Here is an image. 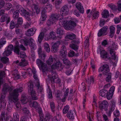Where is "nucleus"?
Wrapping results in <instances>:
<instances>
[{
    "label": "nucleus",
    "instance_id": "obj_1",
    "mask_svg": "<svg viewBox=\"0 0 121 121\" xmlns=\"http://www.w3.org/2000/svg\"><path fill=\"white\" fill-rule=\"evenodd\" d=\"M13 89L12 87L9 86L8 84L5 83L3 85L1 97L0 98V108L2 106L4 107L5 106L6 103V101L5 99V94L9 91L10 95V93L13 92L15 90L14 89L13 91H11ZM9 97H10V96Z\"/></svg>",
    "mask_w": 121,
    "mask_h": 121
},
{
    "label": "nucleus",
    "instance_id": "obj_2",
    "mask_svg": "<svg viewBox=\"0 0 121 121\" xmlns=\"http://www.w3.org/2000/svg\"><path fill=\"white\" fill-rule=\"evenodd\" d=\"M23 88L22 86H19L17 88L14 92L10 93V97H9V100L12 102H14L16 107L17 108H19L21 105L18 101L17 99L19 95V93L21 92L23 90Z\"/></svg>",
    "mask_w": 121,
    "mask_h": 121
},
{
    "label": "nucleus",
    "instance_id": "obj_3",
    "mask_svg": "<svg viewBox=\"0 0 121 121\" xmlns=\"http://www.w3.org/2000/svg\"><path fill=\"white\" fill-rule=\"evenodd\" d=\"M109 68L108 65L107 64L103 65L99 69L98 72H100L103 71V74L107 76L105 79L106 82H111L112 73L109 72Z\"/></svg>",
    "mask_w": 121,
    "mask_h": 121
},
{
    "label": "nucleus",
    "instance_id": "obj_4",
    "mask_svg": "<svg viewBox=\"0 0 121 121\" xmlns=\"http://www.w3.org/2000/svg\"><path fill=\"white\" fill-rule=\"evenodd\" d=\"M20 41L21 43L24 44L26 46L29 45L31 51H33L36 49V45L34 43V40L32 38L26 37L24 39L20 40Z\"/></svg>",
    "mask_w": 121,
    "mask_h": 121
},
{
    "label": "nucleus",
    "instance_id": "obj_5",
    "mask_svg": "<svg viewBox=\"0 0 121 121\" xmlns=\"http://www.w3.org/2000/svg\"><path fill=\"white\" fill-rule=\"evenodd\" d=\"M33 85L32 83H29L28 86V93L31 95L32 99L33 100H36L38 99L35 92L33 89Z\"/></svg>",
    "mask_w": 121,
    "mask_h": 121
},
{
    "label": "nucleus",
    "instance_id": "obj_6",
    "mask_svg": "<svg viewBox=\"0 0 121 121\" xmlns=\"http://www.w3.org/2000/svg\"><path fill=\"white\" fill-rule=\"evenodd\" d=\"M58 18V15L57 14L51 15L50 18L47 21V25L50 26L55 23L57 21Z\"/></svg>",
    "mask_w": 121,
    "mask_h": 121
},
{
    "label": "nucleus",
    "instance_id": "obj_7",
    "mask_svg": "<svg viewBox=\"0 0 121 121\" xmlns=\"http://www.w3.org/2000/svg\"><path fill=\"white\" fill-rule=\"evenodd\" d=\"M44 61V60L43 61L39 59H37L36 60V63L39 67L40 69H42L43 72H45L47 69L46 64L43 62Z\"/></svg>",
    "mask_w": 121,
    "mask_h": 121
},
{
    "label": "nucleus",
    "instance_id": "obj_8",
    "mask_svg": "<svg viewBox=\"0 0 121 121\" xmlns=\"http://www.w3.org/2000/svg\"><path fill=\"white\" fill-rule=\"evenodd\" d=\"M51 81L52 84L55 83L60 84V79L58 77L57 75L55 72H52Z\"/></svg>",
    "mask_w": 121,
    "mask_h": 121
},
{
    "label": "nucleus",
    "instance_id": "obj_9",
    "mask_svg": "<svg viewBox=\"0 0 121 121\" xmlns=\"http://www.w3.org/2000/svg\"><path fill=\"white\" fill-rule=\"evenodd\" d=\"M16 9L23 16L26 17L29 15V13L23 9L19 5H17L16 6Z\"/></svg>",
    "mask_w": 121,
    "mask_h": 121
},
{
    "label": "nucleus",
    "instance_id": "obj_10",
    "mask_svg": "<svg viewBox=\"0 0 121 121\" xmlns=\"http://www.w3.org/2000/svg\"><path fill=\"white\" fill-rule=\"evenodd\" d=\"M69 9L67 5H64L61 8L60 11V14L62 16L67 15L69 13Z\"/></svg>",
    "mask_w": 121,
    "mask_h": 121
},
{
    "label": "nucleus",
    "instance_id": "obj_11",
    "mask_svg": "<svg viewBox=\"0 0 121 121\" xmlns=\"http://www.w3.org/2000/svg\"><path fill=\"white\" fill-rule=\"evenodd\" d=\"M51 68L53 69H59L60 70L62 69L63 68V66L62 65L61 63L57 61L55 63L51 66Z\"/></svg>",
    "mask_w": 121,
    "mask_h": 121
},
{
    "label": "nucleus",
    "instance_id": "obj_12",
    "mask_svg": "<svg viewBox=\"0 0 121 121\" xmlns=\"http://www.w3.org/2000/svg\"><path fill=\"white\" fill-rule=\"evenodd\" d=\"M100 55L101 57L103 59L107 60L109 58V57L107 52L104 50L100 51Z\"/></svg>",
    "mask_w": 121,
    "mask_h": 121
},
{
    "label": "nucleus",
    "instance_id": "obj_13",
    "mask_svg": "<svg viewBox=\"0 0 121 121\" xmlns=\"http://www.w3.org/2000/svg\"><path fill=\"white\" fill-rule=\"evenodd\" d=\"M108 29L107 26H104L99 31L98 35L99 37L104 36L107 34V31Z\"/></svg>",
    "mask_w": 121,
    "mask_h": 121
},
{
    "label": "nucleus",
    "instance_id": "obj_14",
    "mask_svg": "<svg viewBox=\"0 0 121 121\" xmlns=\"http://www.w3.org/2000/svg\"><path fill=\"white\" fill-rule=\"evenodd\" d=\"M78 20H75L74 21H72L69 22L67 25V28L69 30L73 29L76 26V23L78 22Z\"/></svg>",
    "mask_w": 121,
    "mask_h": 121
},
{
    "label": "nucleus",
    "instance_id": "obj_15",
    "mask_svg": "<svg viewBox=\"0 0 121 121\" xmlns=\"http://www.w3.org/2000/svg\"><path fill=\"white\" fill-rule=\"evenodd\" d=\"M76 114L75 112L73 111H69L67 114V117L70 119V120H73L76 117Z\"/></svg>",
    "mask_w": 121,
    "mask_h": 121
},
{
    "label": "nucleus",
    "instance_id": "obj_16",
    "mask_svg": "<svg viewBox=\"0 0 121 121\" xmlns=\"http://www.w3.org/2000/svg\"><path fill=\"white\" fill-rule=\"evenodd\" d=\"M38 52L39 57L43 61L45 60L46 55L42 51L41 47H39L38 49Z\"/></svg>",
    "mask_w": 121,
    "mask_h": 121
},
{
    "label": "nucleus",
    "instance_id": "obj_17",
    "mask_svg": "<svg viewBox=\"0 0 121 121\" xmlns=\"http://www.w3.org/2000/svg\"><path fill=\"white\" fill-rule=\"evenodd\" d=\"M10 18L9 15L7 14L3 15L0 19V22H1L6 21L7 24H8L10 21Z\"/></svg>",
    "mask_w": 121,
    "mask_h": 121
},
{
    "label": "nucleus",
    "instance_id": "obj_18",
    "mask_svg": "<svg viewBox=\"0 0 121 121\" xmlns=\"http://www.w3.org/2000/svg\"><path fill=\"white\" fill-rule=\"evenodd\" d=\"M36 29L35 28L28 30L26 32V35L28 36H32L35 33Z\"/></svg>",
    "mask_w": 121,
    "mask_h": 121
},
{
    "label": "nucleus",
    "instance_id": "obj_19",
    "mask_svg": "<svg viewBox=\"0 0 121 121\" xmlns=\"http://www.w3.org/2000/svg\"><path fill=\"white\" fill-rule=\"evenodd\" d=\"M75 6L76 8L78 10L80 13H83L84 10L81 4L79 2H77Z\"/></svg>",
    "mask_w": 121,
    "mask_h": 121
},
{
    "label": "nucleus",
    "instance_id": "obj_20",
    "mask_svg": "<svg viewBox=\"0 0 121 121\" xmlns=\"http://www.w3.org/2000/svg\"><path fill=\"white\" fill-rule=\"evenodd\" d=\"M108 106V102L105 100L103 101L99 105L100 108L102 110L103 109H106Z\"/></svg>",
    "mask_w": 121,
    "mask_h": 121
},
{
    "label": "nucleus",
    "instance_id": "obj_21",
    "mask_svg": "<svg viewBox=\"0 0 121 121\" xmlns=\"http://www.w3.org/2000/svg\"><path fill=\"white\" fill-rule=\"evenodd\" d=\"M76 35L71 32H68L65 37V39L73 40L75 38Z\"/></svg>",
    "mask_w": 121,
    "mask_h": 121
},
{
    "label": "nucleus",
    "instance_id": "obj_22",
    "mask_svg": "<svg viewBox=\"0 0 121 121\" xmlns=\"http://www.w3.org/2000/svg\"><path fill=\"white\" fill-rule=\"evenodd\" d=\"M0 60L4 64H7L9 63V59L7 57L3 56L0 57Z\"/></svg>",
    "mask_w": 121,
    "mask_h": 121
},
{
    "label": "nucleus",
    "instance_id": "obj_23",
    "mask_svg": "<svg viewBox=\"0 0 121 121\" xmlns=\"http://www.w3.org/2000/svg\"><path fill=\"white\" fill-rule=\"evenodd\" d=\"M108 91L105 89H102L99 91V95L102 97H106V95L108 94Z\"/></svg>",
    "mask_w": 121,
    "mask_h": 121
},
{
    "label": "nucleus",
    "instance_id": "obj_24",
    "mask_svg": "<svg viewBox=\"0 0 121 121\" xmlns=\"http://www.w3.org/2000/svg\"><path fill=\"white\" fill-rule=\"evenodd\" d=\"M11 11L13 13V17L14 19H16L18 18L19 16V12L17 10L14 11L13 9H11Z\"/></svg>",
    "mask_w": 121,
    "mask_h": 121
},
{
    "label": "nucleus",
    "instance_id": "obj_25",
    "mask_svg": "<svg viewBox=\"0 0 121 121\" xmlns=\"http://www.w3.org/2000/svg\"><path fill=\"white\" fill-rule=\"evenodd\" d=\"M110 34L109 36L111 38H112L113 35L115 33V28L113 26H111L110 27Z\"/></svg>",
    "mask_w": 121,
    "mask_h": 121
},
{
    "label": "nucleus",
    "instance_id": "obj_26",
    "mask_svg": "<svg viewBox=\"0 0 121 121\" xmlns=\"http://www.w3.org/2000/svg\"><path fill=\"white\" fill-rule=\"evenodd\" d=\"M28 64V62L24 58H22L21 62H20L18 65L20 66L23 67L27 65Z\"/></svg>",
    "mask_w": 121,
    "mask_h": 121
},
{
    "label": "nucleus",
    "instance_id": "obj_27",
    "mask_svg": "<svg viewBox=\"0 0 121 121\" xmlns=\"http://www.w3.org/2000/svg\"><path fill=\"white\" fill-rule=\"evenodd\" d=\"M38 112L39 117V121H44L43 114L42 110L39 109L38 110Z\"/></svg>",
    "mask_w": 121,
    "mask_h": 121
},
{
    "label": "nucleus",
    "instance_id": "obj_28",
    "mask_svg": "<svg viewBox=\"0 0 121 121\" xmlns=\"http://www.w3.org/2000/svg\"><path fill=\"white\" fill-rule=\"evenodd\" d=\"M53 60L56 61V59L54 58H53L52 56H50L48 60L46 62L48 65H51L53 62Z\"/></svg>",
    "mask_w": 121,
    "mask_h": 121
},
{
    "label": "nucleus",
    "instance_id": "obj_29",
    "mask_svg": "<svg viewBox=\"0 0 121 121\" xmlns=\"http://www.w3.org/2000/svg\"><path fill=\"white\" fill-rule=\"evenodd\" d=\"M10 121H19V116L17 112L13 114V118Z\"/></svg>",
    "mask_w": 121,
    "mask_h": 121
},
{
    "label": "nucleus",
    "instance_id": "obj_30",
    "mask_svg": "<svg viewBox=\"0 0 121 121\" xmlns=\"http://www.w3.org/2000/svg\"><path fill=\"white\" fill-rule=\"evenodd\" d=\"M50 103V106L51 110L53 112H54L55 111V104L54 102L52 100H49Z\"/></svg>",
    "mask_w": 121,
    "mask_h": 121
},
{
    "label": "nucleus",
    "instance_id": "obj_31",
    "mask_svg": "<svg viewBox=\"0 0 121 121\" xmlns=\"http://www.w3.org/2000/svg\"><path fill=\"white\" fill-rule=\"evenodd\" d=\"M102 17L104 18H107L109 16V14L108 11L107 10L103 11L102 13Z\"/></svg>",
    "mask_w": 121,
    "mask_h": 121
},
{
    "label": "nucleus",
    "instance_id": "obj_32",
    "mask_svg": "<svg viewBox=\"0 0 121 121\" xmlns=\"http://www.w3.org/2000/svg\"><path fill=\"white\" fill-rule=\"evenodd\" d=\"M30 105L31 107H33L35 108L38 107V104L36 101L30 102Z\"/></svg>",
    "mask_w": 121,
    "mask_h": 121
},
{
    "label": "nucleus",
    "instance_id": "obj_33",
    "mask_svg": "<svg viewBox=\"0 0 121 121\" xmlns=\"http://www.w3.org/2000/svg\"><path fill=\"white\" fill-rule=\"evenodd\" d=\"M23 112L24 114L25 115H30V113L29 110L25 107H24L22 109Z\"/></svg>",
    "mask_w": 121,
    "mask_h": 121
},
{
    "label": "nucleus",
    "instance_id": "obj_34",
    "mask_svg": "<svg viewBox=\"0 0 121 121\" xmlns=\"http://www.w3.org/2000/svg\"><path fill=\"white\" fill-rule=\"evenodd\" d=\"M50 38L52 39H56V34L54 32L52 31L50 32Z\"/></svg>",
    "mask_w": 121,
    "mask_h": 121
},
{
    "label": "nucleus",
    "instance_id": "obj_35",
    "mask_svg": "<svg viewBox=\"0 0 121 121\" xmlns=\"http://www.w3.org/2000/svg\"><path fill=\"white\" fill-rule=\"evenodd\" d=\"M56 32L57 34H59L60 36L63 34V31L60 27H58L56 29Z\"/></svg>",
    "mask_w": 121,
    "mask_h": 121
},
{
    "label": "nucleus",
    "instance_id": "obj_36",
    "mask_svg": "<svg viewBox=\"0 0 121 121\" xmlns=\"http://www.w3.org/2000/svg\"><path fill=\"white\" fill-rule=\"evenodd\" d=\"M57 45L56 44H53L51 50L53 53H55L57 52Z\"/></svg>",
    "mask_w": 121,
    "mask_h": 121
},
{
    "label": "nucleus",
    "instance_id": "obj_37",
    "mask_svg": "<svg viewBox=\"0 0 121 121\" xmlns=\"http://www.w3.org/2000/svg\"><path fill=\"white\" fill-rule=\"evenodd\" d=\"M44 36V34L43 32H41L38 37V40L39 43H40L42 40L43 39Z\"/></svg>",
    "mask_w": 121,
    "mask_h": 121
},
{
    "label": "nucleus",
    "instance_id": "obj_38",
    "mask_svg": "<svg viewBox=\"0 0 121 121\" xmlns=\"http://www.w3.org/2000/svg\"><path fill=\"white\" fill-rule=\"evenodd\" d=\"M17 27L18 26V25L17 24H15L13 21H12L10 22V29H13L15 27Z\"/></svg>",
    "mask_w": 121,
    "mask_h": 121
},
{
    "label": "nucleus",
    "instance_id": "obj_39",
    "mask_svg": "<svg viewBox=\"0 0 121 121\" xmlns=\"http://www.w3.org/2000/svg\"><path fill=\"white\" fill-rule=\"evenodd\" d=\"M69 47L75 51H77L78 49V46L73 43L70 45Z\"/></svg>",
    "mask_w": 121,
    "mask_h": 121
},
{
    "label": "nucleus",
    "instance_id": "obj_40",
    "mask_svg": "<svg viewBox=\"0 0 121 121\" xmlns=\"http://www.w3.org/2000/svg\"><path fill=\"white\" fill-rule=\"evenodd\" d=\"M44 49L48 52H49L50 51L48 44L47 43H44Z\"/></svg>",
    "mask_w": 121,
    "mask_h": 121
},
{
    "label": "nucleus",
    "instance_id": "obj_41",
    "mask_svg": "<svg viewBox=\"0 0 121 121\" xmlns=\"http://www.w3.org/2000/svg\"><path fill=\"white\" fill-rule=\"evenodd\" d=\"M12 5L10 3H7L6 4L4 8L7 10H9L12 7Z\"/></svg>",
    "mask_w": 121,
    "mask_h": 121
},
{
    "label": "nucleus",
    "instance_id": "obj_42",
    "mask_svg": "<svg viewBox=\"0 0 121 121\" xmlns=\"http://www.w3.org/2000/svg\"><path fill=\"white\" fill-rule=\"evenodd\" d=\"M22 103L24 104L26 103L27 101V99L26 97L24 95H22L21 100Z\"/></svg>",
    "mask_w": 121,
    "mask_h": 121
},
{
    "label": "nucleus",
    "instance_id": "obj_43",
    "mask_svg": "<svg viewBox=\"0 0 121 121\" xmlns=\"http://www.w3.org/2000/svg\"><path fill=\"white\" fill-rule=\"evenodd\" d=\"M52 5L51 4L48 3L46 5L45 8L47 9L48 12H49L51 11L52 10Z\"/></svg>",
    "mask_w": 121,
    "mask_h": 121
},
{
    "label": "nucleus",
    "instance_id": "obj_44",
    "mask_svg": "<svg viewBox=\"0 0 121 121\" xmlns=\"http://www.w3.org/2000/svg\"><path fill=\"white\" fill-rule=\"evenodd\" d=\"M5 39V38H1L0 40V49L2 47L3 45L6 43Z\"/></svg>",
    "mask_w": 121,
    "mask_h": 121
},
{
    "label": "nucleus",
    "instance_id": "obj_45",
    "mask_svg": "<svg viewBox=\"0 0 121 121\" xmlns=\"http://www.w3.org/2000/svg\"><path fill=\"white\" fill-rule=\"evenodd\" d=\"M62 0H56L55 6L56 8H58L60 4L62 3Z\"/></svg>",
    "mask_w": 121,
    "mask_h": 121
},
{
    "label": "nucleus",
    "instance_id": "obj_46",
    "mask_svg": "<svg viewBox=\"0 0 121 121\" xmlns=\"http://www.w3.org/2000/svg\"><path fill=\"white\" fill-rule=\"evenodd\" d=\"M69 106L68 105H67L65 106L63 110V113L64 114L67 113L69 110Z\"/></svg>",
    "mask_w": 121,
    "mask_h": 121
},
{
    "label": "nucleus",
    "instance_id": "obj_47",
    "mask_svg": "<svg viewBox=\"0 0 121 121\" xmlns=\"http://www.w3.org/2000/svg\"><path fill=\"white\" fill-rule=\"evenodd\" d=\"M63 62V63L65 65H71L70 62L68 59H67L64 58L62 60Z\"/></svg>",
    "mask_w": 121,
    "mask_h": 121
},
{
    "label": "nucleus",
    "instance_id": "obj_48",
    "mask_svg": "<svg viewBox=\"0 0 121 121\" xmlns=\"http://www.w3.org/2000/svg\"><path fill=\"white\" fill-rule=\"evenodd\" d=\"M113 94L108 91V94L106 95V97L108 100L111 99L112 97Z\"/></svg>",
    "mask_w": 121,
    "mask_h": 121
},
{
    "label": "nucleus",
    "instance_id": "obj_49",
    "mask_svg": "<svg viewBox=\"0 0 121 121\" xmlns=\"http://www.w3.org/2000/svg\"><path fill=\"white\" fill-rule=\"evenodd\" d=\"M14 52L17 54L19 55L20 52V49L18 47H14Z\"/></svg>",
    "mask_w": 121,
    "mask_h": 121
},
{
    "label": "nucleus",
    "instance_id": "obj_50",
    "mask_svg": "<svg viewBox=\"0 0 121 121\" xmlns=\"http://www.w3.org/2000/svg\"><path fill=\"white\" fill-rule=\"evenodd\" d=\"M99 12L97 11L96 12H95L93 14V17L92 18V19L94 20V19L96 18H98L99 17Z\"/></svg>",
    "mask_w": 121,
    "mask_h": 121
},
{
    "label": "nucleus",
    "instance_id": "obj_51",
    "mask_svg": "<svg viewBox=\"0 0 121 121\" xmlns=\"http://www.w3.org/2000/svg\"><path fill=\"white\" fill-rule=\"evenodd\" d=\"M48 98L49 100H52V99L53 97L52 92L51 91V90L49 89V91L48 93Z\"/></svg>",
    "mask_w": 121,
    "mask_h": 121
},
{
    "label": "nucleus",
    "instance_id": "obj_52",
    "mask_svg": "<svg viewBox=\"0 0 121 121\" xmlns=\"http://www.w3.org/2000/svg\"><path fill=\"white\" fill-rule=\"evenodd\" d=\"M17 20V24L18 26L19 25H21L23 23V20L22 17H19L18 18Z\"/></svg>",
    "mask_w": 121,
    "mask_h": 121
},
{
    "label": "nucleus",
    "instance_id": "obj_53",
    "mask_svg": "<svg viewBox=\"0 0 121 121\" xmlns=\"http://www.w3.org/2000/svg\"><path fill=\"white\" fill-rule=\"evenodd\" d=\"M74 53L73 51L70 50L68 53V56L69 57H72L74 56Z\"/></svg>",
    "mask_w": 121,
    "mask_h": 121
},
{
    "label": "nucleus",
    "instance_id": "obj_54",
    "mask_svg": "<svg viewBox=\"0 0 121 121\" xmlns=\"http://www.w3.org/2000/svg\"><path fill=\"white\" fill-rule=\"evenodd\" d=\"M108 48L110 52V54L111 55L115 54L113 48H112L111 46H109V47Z\"/></svg>",
    "mask_w": 121,
    "mask_h": 121
},
{
    "label": "nucleus",
    "instance_id": "obj_55",
    "mask_svg": "<svg viewBox=\"0 0 121 121\" xmlns=\"http://www.w3.org/2000/svg\"><path fill=\"white\" fill-rule=\"evenodd\" d=\"M5 112L2 111L1 114V115H0V121H4V118Z\"/></svg>",
    "mask_w": 121,
    "mask_h": 121
},
{
    "label": "nucleus",
    "instance_id": "obj_56",
    "mask_svg": "<svg viewBox=\"0 0 121 121\" xmlns=\"http://www.w3.org/2000/svg\"><path fill=\"white\" fill-rule=\"evenodd\" d=\"M11 53L12 52H11L7 50L4 51L3 54L4 56H8L10 55Z\"/></svg>",
    "mask_w": 121,
    "mask_h": 121
},
{
    "label": "nucleus",
    "instance_id": "obj_57",
    "mask_svg": "<svg viewBox=\"0 0 121 121\" xmlns=\"http://www.w3.org/2000/svg\"><path fill=\"white\" fill-rule=\"evenodd\" d=\"M17 39L16 38H14L12 42L15 43V46L14 47H18L19 46L18 45V42L17 40Z\"/></svg>",
    "mask_w": 121,
    "mask_h": 121
},
{
    "label": "nucleus",
    "instance_id": "obj_58",
    "mask_svg": "<svg viewBox=\"0 0 121 121\" xmlns=\"http://www.w3.org/2000/svg\"><path fill=\"white\" fill-rule=\"evenodd\" d=\"M67 52V49L66 47L65 46H63L61 47L60 52Z\"/></svg>",
    "mask_w": 121,
    "mask_h": 121
},
{
    "label": "nucleus",
    "instance_id": "obj_59",
    "mask_svg": "<svg viewBox=\"0 0 121 121\" xmlns=\"http://www.w3.org/2000/svg\"><path fill=\"white\" fill-rule=\"evenodd\" d=\"M67 52H60V56L61 58L63 59L65 58L66 55H67Z\"/></svg>",
    "mask_w": 121,
    "mask_h": 121
},
{
    "label": "nucleus",
    "instance_id": "obj_60",
    "mask_svg": "<svg viewBox=\"0 0 121 121\" xmlns=\"http://www.w3.org/2000/svg\"><path fill=\"white\" fill-rule=\"evenodd\" d=\"M60 21L59 24L60 25L61 24H62L63 26L65 25V24L66 23V22L65 21L64 18H62V19H60Z\"/></svg>",
    "mask_w": 121,
    "mask_h": 121
},
{
    "label": "nucleus",
    "instance_id": "obj_61",
    "mask_svg": "<svg viewBox=\"0 0 121 121\" xmlns=\"http://www.w3.org/2000/svg\"><path fill=\"white\" fill-rule=\"evenodd\" d=\"M115 108V107H112L111 106L108 112V115L109 116H111V114L112 112L114 110Z\"/></svg>",
    "mask_w": 121,
    "mask_h": 121
},
{
    "label": "nucleus",
    "instance_id": "obj_62",
    "mask_svg": "<svg viewBox=\"0 0 121 121\" xmlns=\"http://www.w3.org/2000/svg\"><path fill=\"white\" fill-rule=\"evenodd\" d=\"M13 46L12 44L9 45L7 48V50L9 51L12 52V51L13 50Z\"/></svg>",
    "mask_w": 121,
    "mask_h": 121
},
{
    "label": "nucleus",
    "instance_id": "obj_63",
    "mask_svg": "<svg viewBox=\"0 0 121 121\" xmlns=\"http://www.w3.org/2000/svg\"><path fill=\"white\" fill-rule=\"evenodd\" d=\"M20 57L21 58H24L26 56L25 52L24 51L20 52Z\"/></svg>",
    "mask_w": 121,
    "mask_h": 121
},
{
    "label": "nucleus",
    "instance_id": "obj_64",
    "mask_svg": "<svg viewBox=\"0 0 121 121\" xmlns=\"http://www.w3.org/2000/svg\"><path fill=\"white\" fill-rule=\"evenodd\" d=\"M114 115L116 117H119L120 116V113L118 110H116L114 112Z\"/></svg>",
    "mask_w": 121,
    "mask_h": 121
}]
</instances>
